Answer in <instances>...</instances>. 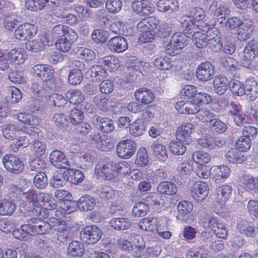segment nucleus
I'll list each match as a JSON object with an SVG mask.
<instances>
[{"instance_id": "nucleus-38", "label": "nucleus", "mask_w": 258, "mask_h": 258, "mask_svg": "<svg viewBox=\"0 0 258 258\" xmlns=\"http://www.w3.org/2000/svg\"><path fill=\"white\" fill-rule=\"evenodd\" d=\"M157 190L162 194L173 195L177 191V188L175 184L169 181H163L158 186Z\"/></svg>"}, {"instance_id": "nucleus-4", "label": "nucleus", "mask_w": 258, "mask_h": 258, "mask_svg": "<svg viewBox=\"0 0 258 258\" xmlns=\"http://www.w3.org/2000/svg\"><path fill=\"white\" fill-rule=\"evenodd\" d=\"M28 223L24 225L23 229L29 234H45L51 230V223L46 222L36 218L30 219Z\"/></svg>"}, {"instance_id": "nucleus-6", "label": "nucleus", "mask_w": 258, "mask_h": 258, "mask_svg": "<svg viewBox=\"0 0 258 258\" xmlns=\"http://www.w3.org/2000/svg\"><path fill=\"white\" fill-rule=\"evenodd\" d=\"M180 94L182 97H187L195 100L198 102H203L206 104L210 103L212 100L211 97L205 93H197V88L193 85H186L180 91Z\"/></svg>"}, {"instance_id": "nucleus-16", "label": "nucleus", "mask_w": 258, "mask_h": 258, "mask_svg": "<svg viewBox=\"0 0 258 258\" xmlns=\"http://www.w3.org/2000/svg\"><path fill=\"white\" fill-rule=\"evenodd\" d=\"M133 11L142 16H148L155 11V7L149 0H135L132 5Z\"/></svg>"}, {"instance_id": "nucleus-37", "label": "nucleus", "mask_w": 258, "mask_h": 258, "mask_svg": "<svg viewBox=\"0 0 258 258\" xmlns=\"http://www.w3.org/2000/svg\"><path fill=\"white\" fill-rule=\"evenodd\" d=\"M24 131L23 127L15 123L7 125L3 131V136L7 139L13 140L16 138V132Z\"/></svg>"}, {"instance_id": "nucleus-51", "label": "nucleus", "mask_w": 258, "mask_h": 258, "mask_svg": "<svg viewBox=\"0 0 258 258\" xmlns=\"http://www.w3.org/2000/svg\"><path fill=\"white\" fill-rule=\"evenodd\" d=\"M185 144L179 141H172L169 144L171 152L175 155H182L186 151Z\"/></svg>"}, {"instance_id": "nucleus-36", "label": "nucleus", "mask_w": 258, "mask_h": 258, "mask_svg": "<svg viewBox=\"0 0 258 258\" xmlns=\"http://www.w3.org/2000/svg\"><path fill=\"white\" fill-rule=\"evenodd\" d=\"M111 227L117 230H124L130 228L132 225L131 221L125 218H114L110 221Z\"/></svg>"}, {"instance_id": "nucleus-57", "label": "nucleus", "mask_w": 258, "mask_h": 258, "mask_svg": "<svg viewBox=\"0 0 258 258\" xmlns=\"http://www.w3.org/2000/svg\"><path fill=\"white\" fill-rule=\"evenodd\" d=\"M34 186L39 189L44 188L47 185V177L43 172H40L34 177Z\"/></svg>"}, {"instance_id": "nucleus-58", "label": "nucleus", "mask_w": 258, "mask_h": 258, "mask_svg": "<svg viewBox=\"0 0 258 258\" xmlns=\"http://www.w3.org/2000/svg\"><path fill=\"white\" fill-rule=\"evenodd\" d=\"M107 75L106 71L101 66H94L91 68V77L96 80L103 79Z\"/></svg>"}, {"instance_id": "nucleus-49", "label": "nucleus", "mask_w": 258, "mask_h": 258, "mask_svg": "<svg viewBox=\"0 0 258 258\" xmlns=\"http://www.w3.org/2000/svg\"><path fill=\"white\" fill-rule=\"evenodd\" d=\"M18 22V16L14 13H8L5 14L4 26L9 30L15 28Z\"/></svg>"}, {"instance_id": "nucleus-24", "label": "nucleus", "mask_w": 258, "mask_h": 258, "mask_svg": "<svg viewBox=\"0 0 258 258\" xmlns=\"http://www.w3.org/2000/svg\"><path fill=\"white\" fill-rule=\"evenodd\" d=\"M96 205V200L90 195H84L78 201L77 207L81 211H92Z\"/></svg>"}, {"instance_id": "nucleus-44", "label": "nucleus", "mask_w": 258, "mask_h": 258, "mask_svg": "<svg viewBox=\"0 0 258 258\" xmlns=\"http://www.w3.org/2000/svg\"><path fill=\"white\" fill-rule=\"evenodd\" d=\"M258 179L248 176H243L240 178L239 186L245 190H252L258 188Z\"/></svg>"}, {"instance_id": "nucleus-46", "label": "nucleus", "mask_w": 258, "mask_h": 258, "mask_svg": "<svg viewBox=\"0 0 258 258\" xmlns=\"http://www.w3.org/2000/svg\"><path fill=\"white\" fill-rule=\"evenodd\" d=\"M149 211V205L145 202H139L133 207L132 214L136 217H143Z\"/></svg>"}, {"instance_id": "nucleus-53", "label": "nucleus", "mask_w": 258, "mask_h": 258, "mask_svg": "<svg viewBox=\"0 0 258 258\" xmlns=\"http://www.w3.org/2000/svg\"><path fill=\"white\" fill-rule=\"evenodd\" d=\"M154 63L156 67L162 70H168L173 66L170 59L167 57H159L155 59Z\"/></svg>"}, {"instance_id": "nucleus-52", "label": "nucleus", "mask_w": 258, "mask_h": 258, "mask_svg": "<svg viewBox=\"0 0 258 258\" xmlns=\"http://www.w3.org/2000/svg\"><path fill=\"white\" fill-rule=\"evenodd\" d=\"M138 63L137 62L134 66L132 65L127 67L130 80L132 81H138L143 76L139 66L137 65Z\"/></svg>"}, {"instance_id": "nucleus-45", "label": "nucleus", "mask_w": 258, "mask_h": 258, "mask_svg": "<svg viewBox=\"0 0 258 258\" xmlns=\"http://www.w3.org/2000/svg\"><path fill=\"white\" fill-rule=\"evenodd\" d=\"M8 55L12 61L17 64L23 63L26 57L25 53L19 48L12 49L7 53Z\"/></svg>"}, {"instance_id": "nucleus-23", "label": "nucleus", "mask_w": 258, "mask_h": 258, "mask_svg": "<svg viewBox=\"0 0 258 258\" xmlns=\"http://www.w3.org/2000/svg\"><path fill=\"white\" fill-rule=\"evenodd\" d=\"M53 177L50 179V185L54 188H59L63 186L68 181V177L67 174V170L57 168Z\"/></svg>"}, {"instance_id": "nucleus-20", "label": "nucleus", "mask_w": 258, "mask_h": 258, "mask_svg": "<svg viewBox=\"0 0 258 258\" xmlns=\"http://www.w3.org/2000/svg\"><path fill=\"white\" fill-rule=\"evenodd\" d=\"M92 123L96 127L104 133L111 132L114 129L112 120L106 117L94 115L92 117Z\"/></svg>"}, {"instance_id": "nucleus-5", "label": "nucleus", "mask_w": 258, "mask_h": 258, "mask_svg": "<svg viewBox=\"0 0 258 258\" xmlns=\"http://www.w3.org/2000/svg\"><path fill=\"white\" fill-rule=\"evenodd\" d=\"M188 38L184 33H175L166 47V53L171 56L176 55L177 53L175 51L181 49L187 45Z\"/></svg>"}, {"instance_id": "nucleus-27", "label": "nucleus", "mask_w": 258, "mask_h": 258, "mask_svg": "<svg viewBox=\"0 0 258 258\" xmlns=\"http://www.w3.org/2000/svg\"><path fill=\"white\" fill-rule=\"evenodd\" d=\"M157 6L160 11L167 13L176 12L179 9V4L177 0H159Z\"/></svg>"}, {"instance_id": "nucleus-62", "label": "nucleus", "mask_w": 258, "mask_h": 258, "mask_svg": "<svg viewBox=\"0 0 258 258\" xmlns=\"http://www.w3.org/2000/svg\"><path fill=\"white\" fill-rule=\"evenodd\" d=\"M93 102L99 109L102 110H106L110 103L109 98L99 95L94 97Z\"/></svg>"}, {"instance_id": "nucleus-13", "label": "nucleus", "mask_w": 258, "mask_h": 258, "mask_svg": "<svg viewBox=\"0 0 258 258\" xmlns=\"http://www.w3.org/2000/svg\"><path fill=\"white\" fill-rule=\"evenodd\" d=\"M37 32V27L30 23H24L20 25L15 30V35L17 39L25 40L36 35Z\"/></svg>"}, {"instance_id": "nucleus-31", "label": "nucleus", "mask_w": 258, "mask_h": 258, "mask_svg": "<svg viewBox=\"0 0 258 258\" xmlns=\"http://www.w3.org/2000/svg\"><path fill=\"white\" fill-rule=\"evenodd\" d=\"M84 252L85 247L82 242L74 240L69 243L67 250L68 255L73 257H81Z\"/></svg>"}, {"instance_id": "nucleus-47", "label": "nucleus", "mask_w": 258, "mask_h": 258, "mask_svg": "<svg viewBox=\"0 0 258 258\" xmlns=\"http://www.w3.org/2000/svg\"><path fill=\"white\" fill-rule=\"evenodd\" d=\"M100 63L107 67L113 71L117 69L119 66V59L114 55H108L100 60Z\"/></svg>"}, {"instance_id": "nucleus-64", "label": "nucleus", "mask_w": 258, "mask_h": 258, "mask_svg": "<svg viewBox=\"0 0 258 258\" xmlns=\"http://www.w3.org/2000/svg\"><path fill=\"white\" fill-rule=\"evenodd\" d=\"M207 252L201 247L189 250L186 253V258H206Z\"/></svg>"}, {"instance_id": "nucleus-60", "label": "nucleus", "mask_w": 258, "mask_h": 258, "mask_svg": "<svg viewBox=\"0 0 258 258\" xmlns=\"http://www.w3.org/2000/svg\"><path fill=\"white\" fill-rule=\"evenodd\" d=\"M210 125L212 131L218 133H224L227 130L226 124L217 118L210 119Z\"/></svg>"}, {"instance_id": "nucleus-43", "label": "nucleus", "mask_w": 258, "mask_h": 258, "mask_svg": "<svg viewBox=\"0 0 258 258\" xmlns=\"http://www.w3.org/2000/svg\"><path fill=\"white\" fill-rule=\"evenodd\" d=\"M155 217H148L141 220L138 224L140 229L147 231H154L156 224Z\"/></svg>"}, {"instance_id": "nucleus-1", "label": "nucleus", "mask_w": 258, "mask_h": 258, "mask_svg": "<svg viewBox=\"0 0 258 258\" xmlns=\"http://www.w3.org/2000/svg\"><path fill=\"white\" fill-rule=\"evenodd\" d=\"M130 170L128 162H97L95 167L96 174L106 180L115 177L117 173L125 175Z\"/></svg>"}, {"instance_id": "nucleus-18", "label": "nucleus", "mask_w": 258, "mask_h": 258, "mask_svg": "<svg viewBox=\"0 0 258 258\" xmlns=\"http://www.w3.org/2000/svg\"><path fill=\"white\" fill-rule=\"evenodd\" d=\"M214 72V67L211 62H203L198 67L196 76L200 80L207 81L212 79Z\"/></svg>"}, {"instance_id": "nucleus-2", "label": "nucleus", "mask_w": 258, "mask_h": 258, "mask_svg": "<svg viewBox=\"0 0 258 258\" xmlns=\"http://www.w3.org/2000/svg\"><path fill=\"white\" fill-rule=\"evenodd\" d=\"M159 23V20L154 17H148L140 21L137 25V29L142 32L139 38L141 43L151 42L154 39L156 34L153 31Z\"/></svg>"}, {"instance_id": "nucleus-54", "label": "nucleus", "mask_w": 258, "mask_h": 258, "mask_svg": "<svg viewBox=\"0 0 258 258\" xmlns=\"http://www.w3.org/2000/svg\"><path fill=\"white\" fill-rule=\"evenodd\" d=\"M195 166L197 167V175L199 177L206 179L210 176L212 169L210 166L199 162H195Z\"/></svg>"}, {"instance_id": "nucleus-39", "label": "nucleus", "mask_w": 258, "mask_h": 258, "mask_svg": "<svg viewBox=\"0 0 258 258\" xmlns=\"http://www.w3.org/2000/svg\"><path fill=\"white\" fill-rule=\"evenodd\" d=\"M52 3L50 0H26L25 6L27 9L32 11H38L43 9L49 3Z\"/></svg>"}, {"instance_id": "nucleus-9", "label": "nucleus", "mask_w": 258, "mask_h": 258, "mask_svg": "<svg viewBox=\"0 0 258 258\" xmlns=\"http://www.w3.org/2000/svg\"><path fill=\"white\" fill-rule=\"evenodd\" d=\"M190 195L192 199L197 202H201L209 195V188L204 181H198L194 183L190 187Z\"/></svg>"}, {"instance_id": "nucleus-30", "label": "nucleus", "mask_w": 258, "mask_h": 258, "mask_svg": "<svg viewBox=\"0 0 258 258\" xmlns=\"http://www.w3.org/2000/svg\"><path fill=\"white\" fill-rule=\"evenodd\" d=\"M245 94L250 100H254L258 97V84L253 79L247 80L245 83Z\"/></svg>"}, {"instance_id": "nucleus-8", "label": "nucleus", "mask_w": 258, "mask_h": 258, "mask_svg": "<svg viewBox=\"0 0 258 258\" xmlns=\"http://www.w3.org/2000/svg\"><path fill=\"white\" fill-rule=\"evenodd\" d=\"M101 230L95 225L88 226L81 230L80 236L82 240L87 244H94L100 238Z\"/></svg>"}, {"instance_id": "nucleus-10", "label": "nucleus", "mask_w": 258, "mask_h": 258, "mask_svg": "<svg viewBox=\"0 0 258 258\" xmlns=\"http://www.w3.org/2000/svg\"><path fill=\"white\" fill-rule=\"evenodd\" d=\"M136 149L135 142L131 140L120 141L117 146L116 153L121 158L127 159L133 156Z\"/></svg>"}, {"instance_id": "nucleus-59", "label": "nucleus", "mask_w": 258, "mask_h": 258, "mask_svg": "<svg viewBox=\"0 0 258 258\" xmlns=\"http://www.w3.org/2000/svg\"><path fill=\"white\" fill-rule=\"evenodd\" d=\"M2 164L8 171L15 174L22 172L24 168L23 162H2Z\"/></svg>"}, {"instance_id": "nucleus-63", "label": "nucleus", "mask_w": 258, "mask_h": 258, "mask_svg": "<svg viewBox=\"0 0 258 258\" xmlns=\"http://www.w3.org/2000/svg\"><path fill=\"white\" fill-rule=\"evenodd\" d=\"M78 55L86 61H91L95 58V53L92 50L84 47H80L77 51Z\"/></svg>"}, {"instance_id": "nucleus-3", "label": "nucleus", "mask_w": 258, "mask_h": 258, "mask_svg": "<svg viewBox=\"0 0 258 258\" xmlns=\"http://www.w3.org/2000/svg\"><path fill=\"white\" fill-rule=\"evenodd\" d=\"M205 12L200 7L191 9L188 15H183L180 19L181 27L185 31H190L197 29L195 21L200 22L205 18Z\"/></svg>"}, {"instance_id": "nucleus-26", "label": "nucleus", "mask_w": 258, "mask_h": 258, "mask_svg": "<svg viewBox=\"0 0 258 258\" xmlns=\"http://www.w3.org/2000/svg\"><path fill=\"white\" fill-rule=\"evenodd\" d=\"M194 205L191 202L183 201L178 203L177 218L183 221H187L189 216L192 212Z\"/></svg>"}, {"instance_id": "nucleus-14", "label": "nucleus", "mask_w": 258, "mask_h": 258, "mask_svg": "<svg viewBox=\"0 0 258 258\" xmlns=\"http://www.w3.org/2000/svg\"><path fill=\"white\" fill-rule=\"evenodd\" d=\"M203 102H198L195 100L180 101L176 103L175 107L176 110L182 114H195L200 111V105Z\"/></svg>"}, {"instance_id": "nucleus-48", "label": "nucleus", "mask_w": 258, "mask_h": 258, "mask_svg": "<svg viewBox=\"0 0 258 258\" xmlns=\"http://www.w3.org/2000/svg\"><path fill=\"white\" fill-rule=\"evenodd\" d=\"M83 106L84 105L81 104L80 109L74 108L70 112L69 119L73 124L76 125L83 121L84 115L81 109H84Z\"/></svg>"}, {"instance_id": "nucleus-41", "label": "nucleus", "mask_w": 258, "mask_h": 258, "mask_svg": "<svg viewBox=\"0 0 258 258\" xmlns=\"http://www.w3.org/2000/svg\"><path fill=\"white\" fill-rule=\"evenodd\" d=\"M146 131V127L143 121L138 119L133 122L130 126V134L135 137L143 135Z\"/></svg>"}, {"instance_id": "nucleus-32", "label": "nucleus", "mask_w": 258, "mask_h": 258, "mask_svg": "<svg viewBox=\"0 0 258 258\" xmlns=\"http://www.w3.org/2000/svg\"><path fill=\"white\" fill-rule=\"evenodd\" d=\"M258 54V44L254 41L248 43L245 47L242 59L246 61L253 59Z\"/></svg>"}, {"instance_id": "nucleus-15", "label": "nucleus", "mask_w": 258, "mask_h": 258, "mask_svg": "<svg viewBox=\"0 0 258 258\" xmlns=\"http://www.w3.org/2000/svg\"><path fill=\"white\" fill-rule=\"evenodd\" d=\"M32 73L39 78L42 81L47 82L53 76L54 70L51 66L45 64L35 65L32 69Z\"/></svg>"}, {"instance_id": "nucleus-56", "label": "nucleus", "mask_w": 258, "mask_h": 258, "mask_svg": "<svg viewBox=\"0 0 258 258\" xmlns=\"http://www.w3.org/2000/svg\"><path fill=\"white\" fill-rule=\"evenodd\" d=\"M98 194L101 199L109 200L115 197V193L111 187L104 186L98 189Z\"/></svg>"}, {"instance_id": "nucleus-7", "label": "nucleus", "mask_w": 258, "mask_h": 258, "mask_svg": "<svg viewBox=\"0 0 258 258\" xmlns=\"http://www.w3.org/2000/svg\"><path fill=\"white\" fill-rule=\"evenodd\" d=\"M56 168L65 169L68 177V181L77 184L82 182L84 178L82 172L79 170L70 168L69 162H51Z\"/></svg>"}, {"instance_id": "nucleus-25", "label": "nucleus", "mask_w": 258, "mask_h": 258, "mask_svg": "<svg viewBox=\"0 0 258 258\" xmlns=\"http://www.w3.org/2000/svg\"><path fill=\"white\" fill-rule=\"evenodd\" d=\"M135 97L137 100L144 104L152 102L155 96L154 93L145 88H140L135 92Z\"/></svg>"}, {"instance_id": "nucleus-11", "label": "nucleus", "mask_w": 258, "mask_h": 258, "mask_svg": "<svg viewBox=\"0 0 258 258\" xmlns=\"http://www.w3.org/2000/svg\"><path fill=\"white\" fill-rule=\"evenodd\" d=\"M195 131V127L190 123H184L179 126L176 133V139L185 145H189L192 141L191 135Z\"/></svg>"}, {"instance_id": "nucleus-34", "label": "nucleus", "mask_w": 258, "mask_h": 258, "mask_svg": "<svg viewBox=\"0 0 258 258\" xmlns=\"http://www.w3.org/2000/svg\"><path fill=\"white\" fill-rule=\"evenodd\" d=\"M232 187L229 185H222L216 189L217 200L221 203H225L228 200L232 194Z\"/></svg>"}, {"instance_id": "nucleus-35", "label": "nucleus", "mask_w": 258, "mask_h": 258, "mask_svg": "<svg viewBox=\"0 0 258 258\" xmlns=\"http://www.w3.org/2000/svg\"><path fill=\"white\" fill-rule=\"evenodd\" d=\"M196 30L187 31L189 34L194 33L192 35V40L197 47L204 48L208 46V40L206 35H205L201 31H196Z\"/></svg>"}, {"instance_id": "nucleus-21", "label": "nucleus", "mask_w": 258, "mask_h": 258, "mask_svg": "<svg viewBox=\"0 0 258 258\" xmlns=\"http://www.w3.org/2000/svg\"><path fill=\"white\" fill-rule=\"evenodd\" d=\"M107 46L111 51L119 53L123 52L127 49L128 43L124 37L116 36L109 40Z\"/></svg>"}, {"instance_id": "nucleus-50", "label": "nucleus", "mask_w": 258, "mask_h": 258, "mask_svg": "<svg viewBox=\"0 0 258 258\" xmlns=\"http://www.w3.org/2000/svg\"><path fill=\"white\" fill-rule=\"evenodd\" d=\"M229 87L232 93L236 96H241L245 94V86L239 81L230 82Z\"/></svg>"}, {"instance_id": "nucleus-28", "label": "nucleus", "mask_w": 258, "mask_h": 258, "mask_svg": "<svg viewBox=\"0 0 258 258\" xmlns=\"http://www.w3.org/2000/svg\"><path fill=\"white\" fill-rule=\"evenodd\" d=\"M155 231L158 235L165 239H168L171 236V232L167 229V222L165 218H156Z\"/></svg>"}, {"instance_id": "nucleus-19", "label": "nucleus", "mask_w": 258, "mask_h": 258, "mask_svg": "<svg viewBox=\"0 0 258 258\" xmlns=\"http://www.w3.org/2000/svg\"><path fill=\"white\" fill-rule=\"evenodd\" d=\"M49 45V41L45 33H42L32 41H27L26 48L32 52H36L43 49L45 45Z\"/></svg>"}, {"instance_id": "nucleus-29", "label": "nucleus", "mask_w": 258, "mask_h": 258, "mask_svg": "<svg viewBox=\"0 0 258 258\" xmlns=\"http://www.w3.org/2000/svg\"><path fill=\"white\" fill-rule=\"evenodd\" d=\"M230 172V168L226 165L216 166L213 167L212 174L215 180L217 182L226 179Z\"/></svg>"}, {"instance_id": "nucleus-17", "label": "nucleus", "mask_w": 258, "mask_h": 258, "mask_svg": "<svg viewBox=\"0 0 258 258\" xmlns=\"http://www.w3.org/2000/svg\"><path fill=\"white\" fill-rule=\"evenodd\" d=\"M38 194L32 189L23 192L22 196V201L24 202V208L28 211L34 213V210L37 212L36 208L39 209L38 203Z\"/></svg>"}, {"instance_id": "nucleus-42", "label": "nucleus", "mask_w": 258, "mask_h": 258, "mask_svg": "<svg viewBox=\"0 0 258 258\" xmlns=\"http://www.w3.org/2000/svg\"><path fill=\"white\" fill-rule=\"evenodd\" d=\"M66 97L69 99L70 102L74 104H80L83 103L85 99V96L79 90H70L66 94Z\"/></svg>"}, {"instance_id": "nucleus-61", "label": "nucleus", "mask_w": 258, "mask_h": 258, "mask_svg": "<svg viewBox=\"0 0 258 258\" xmlns=\"http://www.w3.org/2000/svg\"><path fill=\"white\" fill-rule=\"evenodd\" d=\"M200 224L205 228H210L212 230L216 227L220 223L216 217L207 216L201 220Z\"/></svg>"}, {"instance_id": "nucleus-12", "label": "nucleus", "mask_w": 258, "mask_h": 258, "mask_svg": "<svg viewBox=\"0 0 258 258\" xmlns=\"http://www.w3.org/2000/svg\"><path fill=\"white\" fill-rule=\"evenodd\" d=\"M49 220L51 229H53L57 233V240L61 242H66L69 236L66 222L54 218H50Z\"/></svg>"}, {"instance_id": "nucleus-22", "label": "nucleus", "mask_w": 258, "mask_h": 258, "mask_svg": "<svg viewBox=\"0 0 258 258\" xmlns=\"http://www.w3.org/2000/svg\"><path fill=\"white\" fill-rule=\"evenodd\" d=\"M236 229L240 234L250 237L255 236L258 232L256 226L245 220H241L237 223Z\"/></svg>"}, {"instance_id": "nucleus-55", "label": "nucleus", "mask_w": 258, "mask_h": 258, "mask_svg": "<svg viewBox=\"0 0 258 258\" xmlns=\"http://www.w3.org/2000/svg\"><path fill=\"white\" fill-rule=\"evenodd\" d=\"M251 35V30L246 24H242L237 29V38L241 41L248 39Z\"/></svg>"}, {"instance_id": "nucleus-33", "label": "nucleus", "mask_w": 258, "mask_h": 258, "mask_svg": "<svg viewBox=\"0 0 258 258\" xmlns=\"http://www.w3.org/2000/svg\"><path fill=\"white\" fill-rule=\"evenodd\" d=\"M229 86L228 81L225 77L216 76L213 80V86L215 92L219 95L223 94Z\"/></svg>"}, {"instance_id": "nucleus-40", "label": "nucleus", "mask_w": 258, "mask_h": 258, "mask_svg": "<svg viewBox=\"0 0 258 258\" xmlns=\"http://www.w3.org/2000/svg\"><path fill=\"white\" fill-rule=\"evenodd\" d=\"M152 149L154 151L155 156L160 161H165L167 159L166 147L163 145L155 142L152 145Z\"/></svg>"}]
</instances>
